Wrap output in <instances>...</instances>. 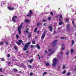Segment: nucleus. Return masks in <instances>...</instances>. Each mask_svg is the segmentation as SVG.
Returning <instances> with one entry per match:
<instances>
[{"label":"nucleus","mask_w":76,"mask_h":76,"mask_svg":"<svg viewBox=\"0 0 76 76\" xmlns=\"http://www.w3.org/2000/svg\"><path fill=\"white\" fill-rule=\"evenodd\" d=\"M31 42H28L27 43H26L25 44L23 48V50L24 51H26L27 50V48H29L30 44H31Z\"/></svg>","instance_id":"1"},{"label":"nucleus","mask_w":76,"mask_h":76,"mask_svg":"<svg viewBox=\"0 0 76 76\" xmlns=\"http://www.w3.org/2000/svg\"><path fill=\"white\" fill-rule=\"evenodd\" d=\"M57 61V60L56 58H54L53 60V64L52 65L53 67H55L56 66Z\"/></svg>","instance_id":"2"},{"label":"nucleus","mask_w":76,"mask_h":76,"mask_svg":"<svg viewBox=\"0 0 76 76\" xmlns=\"http://www.w3.org/2000/svg\"><path fill=\"white\" fill-rule=\"evenodd\" d=\"M23 25V23H21V25L18 27V32H19V34L20 35L21 33V28H22V25Z\"/></svg>","instance_id":"3"},{"label":"nucleus","mask_w":76,"mask_h":76,"mask_svg":"<svg viewBox=\"0 0 76 76\" xmlns=\"http://www.w3.org/2000/svg\"><path fill=\"white\" fill-rule=\"evenodd\" d=\"M47 33V31L46 30H45V31L44 32V33H42V36H41V39H44L45 37V34H46Z\"/></svg>","instance_id":"4"},{"label":"nucleus","mask_w":76,"mask_h":76,"mask_svg":"<svg viewBox=\"0 0 76 76\" xmlns=\"http://www.w3.org/2000/svg\"><path fill=\"white\" fill-rule=\"evenodd\" d=\"M17 18V17L16 16H13L12 17V21L14 23H15V20H16Z\"/></svg>","instance_id":"5"},{"label":"nucleus","mask_w":76,"mask_h":76,"mask_svg":"<svg viewBox=\"0 0 76 76\" xmlns=\"http://www.w3.org/2000/svg\"><path fill=\"white\" fill-rule=\"evenodd\" d=\"M66 27L67 30H68V31H70V30H71V28H70V25L69 24H67Z\"/></svg>","instance_id":"6"},{"label":"nucleus","mask_w":76,"mask_h":76,"mask_svg":"<svg viewBox=\"0 0 76 76\" xmlns=\"http://www.w3.org/2000/svg\"><path fill=\"white\" fill-rule=\"evenodd\" d=\"M29 13H30V14H29V15H27V16L28 17H30L31 16V15L33 14V13L32 12V11H31V10H30V11H29Z\"/></svg>","instance_id":"7"},{"label":"nucleus","mask_w":76,"mask_h":76,"mask_svg":"<svg viewBox=\"0 0 76 76\" xmlns=\"http://www.w3.org/2000/svg\"><path fill=\"white\" fill-rule=\"evenodd\" d=\"M57 41H58V40H54V41H53L52 42V43L53 45V46H55L56 45V43Z\"/></svg>","instance_id":"8"},{"label":"nucleus","mask_w":76,"mask_h":76,"mask_svg":"<svg viewBox=\"0 0 76 76\" xmlns=\"http://www.w3.org/2000/svg\"><path fill=\"white\" fill-rule=\"evenodd\" d=\"M8 9L11 11L13 10H15V8L14 7L12 8L10 7H8Z\"/></svg>","instance_id":"9"},{"label":"nucleus","mask_w":76,"mask_h":76,"mask_svg":"<svg viewBox=\"0 0 76 76\" xmlns=\"http://www.w3.org/2000/svg\"><path fill=\"white\" fill-rule=\"evenodd\" d=\"M48 28L50 30V31L51 32H52V30H53V29L52 27L51 26H49V27H48Z\"/></svg>","instance_id":"10"},{"label":"nucleus","mask_w":76,"mask_h":76,"mask_svg":"<svg viewBox=\"0 0 76 76\" xmlns=\"http://www.w3.org/2000/svg\"><path fill=\"white\" fill-rule=\"evenodd\" d=\"M33 59H31L30 60H28V63H32V62H33Z\"/></svg>","instance_id":"11"},{"label":"nucleus","mask_w":76,"mask_h":76,"mask_svg":"<svg viewBox=\"0 0 76 76\" xmlns=\"http://www.w3.org/2000/svg\"><path fill=\"white\" fill-rule=\"evenodd\" d=\"M36 47L38 49H41V47L38 44H37L36 45Z\"/></svg>","instance_id":"12"},{"label":"nucleus","mask_w":76,"mask_h":76,"mask_svg":"<svg viewBox=\"0 0 76 76\" xmlns=\"http://www.w3.org/2000/svg\"><path fill=\"white\" fill-rule=\"evenodd\" d=\"M59 20L60 21V22H59V25L61 26V25H62V24L63 23V22H62V21H61L60 19H59Z\"/></svg>","instance_id":"13"},{"label":"nucleus","mask_w":76,"mask_h":76,"mask_svg":"<svg viewBox=\"0 0 76 76\" xmlns=\"http://www.w3.org/2000/svg\"><path fill=\"white\" fill-rule=\"evenodd\" d=\"M55 53V50H53L52 51H51L50 52V54H49V55H48V56H50L51 54H53V53Z\"/></svg>","instance_id":"14"},{"label":"nucleus","mask_w":76,"mask_h":76,"mask_svg":"<svg viewBox=\"0 0 76 76\" xmlns=\"http://www.w3.org/2000/svg\"><path fill=\"white\" fill-rule=\"evenodd\" d=\"M61 48L60 49V50L61 51L62 50H64V49H65V47H64V46L62 45L61 46Z\"/></svg>","instance_id":"15"},{"label":"nucleus","mask_w":76,"mask_h":76,"mask_svg":"<svg viewBox=\"0 0 76 76\" xmlns=\"http://www.w3.org/2000/svg\"><path fill=\"white\" fill-rule=\"evenodd\" d=\"M13 70L15 72H18V70L15 68L13 69Z\"/></svg>","instance_id":"16"},{"label":"nucleus","mask_w":76,"mask_h":76,"mask_svg":"<svg viewBox=\"0 0 76 76\" xmlns=\"http://www.w3.org/2000/svg\"><path fill=\"white\" fill-rule=\"evenodd\" d=\"M58 16H59L60 19L62 18V15H61V14H59V15H58Z\"/></svg>","instance_id":"17"},{"label":"nucleus","mask_w":76,"mask_h":76,"mask_svg":"<svg viewBox=\"0 0 76 76\" xmlns=\"http://www.w3.org/2000/svg\"><path fill=\"white\" fill-rule=\"evenodd\" d=\"M25 21L27 23H28L29 22V20L26 19L25 20Z\"/></svg>","instance_id":"18"},{"label":"nucleus","mask_w":76,"mask_h":76,"mask_svg":"<svg viewBox=\"0 0 76 76\" xmlns=\"http://www.w3.org/2000/svg\"><path fill=\"white\" fill-rule=\"evenodd\" d=\"M41 25V23H38L37 24V27H39L40 26V25Z\"/></svg>","instance_id":"19"},{"label":"nucleus","mask_w":76,"mask_h":76,"mask_svg":"<svg viewBox=\"0 0 76 76\" xmlns=\"http://www.w3.org/2000/svg\"><path fill=\"white\" fill-rule=\"evenodd\" d=\"M28 33L29 34V35H28V38H31V33H30L29 32H28Z\"/></svg>","instance_id":"20"},{"label":"nucleus","mask_w":76,"mask_h":76,"mask_svg":"<svg viewBox=\"0 0 76 76\" xmlns=\"http://www.w3.org/2000/svg\"><path fill=\"white\" fill-rule=\"evenodd\" d=\"M65 21L67 23H68L69 21V19L66 18V20H65Z\"/></svg>","instance_id":"21"},{"label":"nucleus","mask_w":76,"mask_h":76,"mask_svg":"<svg viewBox=\"0 0 76 76\" xmlns=\"http://www.w3.org/2000/svg\"><path fill=\"white\" fill-rule=\"evenodd\" d=\"M72 24H73V25L74 26L75 28H76V25L74 24V21H72Z\"/></svg>","instance_id":"22"},{"label":"nucleus","mask_w":76,"mask_h":76,"mask_svg":"<svg viewBox=\"0 0 76 76\" xmlns=\"http://www.w3.org/2000/svg\"><path fill=\"white\" fill-rule=\"evenodd\" d=\"M47 73L46 72H44L43 74H42V76H44L46 75Z\"/></svg>","instance_id":"23"},{"label":"nucleus","mask_w":76,"mask_h":76,"mask_svg":"<svg viewBox=\"0 0 76 76\" xmlns=\"http://www.w3.org/2000/svg\"><path fill=\"white\" fill-rule=\"evenodd\" d=\"M4 44L3 42H0V45H4Z\"/></svg>","instance_id":"24"},{"label":"nucleus","mask_w":76,"mask_h":76,"mask_svg":"<svg viewBox=\"0 0 76 76\" xmlns=\"http://www.w3.org/2000/svg\"><path fill=\"white\" fill-rule=\"evenodd\" d=\"M52 50H53V48H50V49H48V51L49 52H51V51H52Z\"/></svg>","instance_id":"25"},{"label":"nucleus","mask_w":76,"mask_h":76,"mask_svg":"<svg viewBox=\"0 0 76 76\" xmlns=\"http://www.w3.org/2000/svg\"><path fill=\"white\" fill-rule=\"evenodd\" d=\"M29 30V28H27L26 30V33H28V31Z\"/></svg>","instance_id":"26"},{"label":"nucleus","mask_w":76,"mask_h":76,"mask_svg":"<svg viewBox=\"0 0 76 76\" xmlns=\"http://www.w3.org/2000/svg\"><path fill=\"white\" fill-rule=\"evenodd\" d=\"M52 20V18H51V17H49L48 18V20L49 21H50Z\"/></svg>","instance_id":"27"},{"label":"nucleus","mask_w":76,"mask_h":76,"mask_svg":"<svg viewBox=\"0 0 76 76\" xmlns=\"http://www.w3.org/2000/svg\"><path fill=\"white\" fill-rule=\"evenodd\" d=\"M16 44H18V45H21V43L19 42H16Z\"/></svg>","instance_id":"28"},{"label":"nucleus","mask_w":76,"mask_h":76,"mask_svg":"<svg viewBox=\"0 0 76 76\" xmlns=\"http://www.w3.org/2000/svg\"><path fill=\"white\" fill-rule=\"evenodd\" d=\"M14 49H15V50H18V48L16 47V46H14Z\"/></svg>","instance_id":"29"},{"label":"nucleus","mask_w":76,"mask_h":76,"mask_svg":"<svg viewBox=\"0 0 76 76\" xmlns=\"http://www.w3.org/2000/svg\"><path fill=\"white\" fill-rule=\"evenodd\" d=\"M69 50L67 51V52L66 53V54L67 55H68L69 54Z\"/></svg>","instance_id":"30"},{"label":"nucleus","mask_w":76,"mask_h":76,"mask_svg":"<svg viewBox=\"0 0 76 76\" xmlns=\"http://www.w3.org/2000/svg\"><path fill=\"white\" fill-rule=\"evenodd\" d=\"M70 51H71V53L72 54L74 51L73 49H71Z\"/></svg>","instance_id":"31"},{"label":"nucleus","mask_w":76,"mask_h":76,"mask_svg":"<svg viewBox=\"0 0 76 76\" xmlns=\"http://www.w3.org/2000/svg\"><path fill=\"white\" fill-rule=\"evenodd\" d=\"M34 46L33 45H31V46H30V48H34Z\"/></svg>","instance_id":"32"},{"label":"nucleus","mask_w":76,"mask_h":76,"mask_svg":"<svg viewBox=\"0 0 76 76\" xmlns=\"http://www.w3.org/2000/svg\"><path fill=\"white\" fill-rule=\"evenodd\" d=\"M72 45H74V44L75 43V42H74V40H72Z\"/></svg>","instance_id":"33"},{"label":"nucleus","mask_w":76,"mask_h":76,"mask_svg":"<svg viewBox=\"0 0 76 76\" xmlns=\"http://www.w3.org/2000/svg\"><path fill=\"white\" fill-rule=\"evenodd\" d=\"M3 72V69L1 68H0V72Z\"/></svg>","instance_id":"34"},{"label":"nucleus","mask_w":76,"mask_h":76,"mask_svg":"<svg viewBox=\"0 0 76 76\" xmlns=\"http://www.w3.org/2000/svg\"><path fill=\"white\" fill-rule=\"evenodd\" d=\"M28 67L29 68H32V67H31V66L30 65V64L28 65Z\"/></svg>","instance_id":"35"},{"label":"nucleus","mask_w":76,"mask_h":76,"mask_svg":"<svg viewBox=\"0 0 76 76\" xmlns=\"http://www.w3.org/2000/svg\"><path fill=\"white\" fill-rule=\"evenodd\" d=\"M37 28H35L34 30V32H36L37 31Z\"/></svg>","instance_id":"36"},{"label":"nucleus","mask_w":76,"mask_h":76,"mask_svg":"<svg viewBox=\"0 0 76 76\" xmlns=\"http://www.w3.org/2000/svg\"><path fill=\"white\" fill-rule=\"evenodd\" d=\"M18 41L20 43H22L23 42V41L21 40H19Z\"/></svg>","instance_id":"37"},{"label":"nucleus","mask_w":76,"mask_h":76,"mask_svg":"<svg viewBox=\"0 0 76 76\" xmlns=\"http://www.w3.org/2000/svg\"><path fill=\"white\" fill-rule=\"evenodd\" d=\"M1 61H4V58H2L1 59Z\"/></svg>","instance_id":"38"},{"label":"nucleus","mask_w":76,"mask_h":76,"mask_svg":"<svg viewBox=\"0 0 76 76\" xmlns=\"http://www.w3.org/2000/svg\"><path fill=\"white\" fill-rule=\"evenodd\" d=\"M60 39H66V37H60Z\"/></svg>","instance_id":"39"},{"label":"nucleus","mask_w":76,"mask_h":76,"mask_svg":"<svg viewBox=\"0 0 76 76\" xmlns=\"http://www.w3.org/2000/svg\"><path fill=\"white\" fill-rule=\"evenodd\" d=\"M71 75V73L69 72H68V73H67V76H69Z\"/></svg>","instance_id":"40"},{"label":"nucleus","mask_w":76,"mask_h":76,"mask_svg":"<svg viewBox=\"0 0 76 76\" xmlns=\"http://www.w3.org/2000/svg\"><path fill=\"white\" fill-rule=\"evenodd\" d=\"M42 22H45L47 21L45 20H42Z\"/></svg>","instance_id":"41"},{"label":"nucleus","mask_w":76,"mask_h":76,"mask_svg":"<svg viewBox=\"0 0 76 76\" xmlns=\"http://www.w3.org/2000/svg\"><path fill=\"white\" fill-rule=\"evenodd\" d=\"M66 72V71L65 70L63 72V74H65Z\"/></svg>","instance_id":"42"},{"label":"nucleus","mask_w":76,"mask_h":76,"mask_svg":"<svg viewBox=\"0 0 76 76\" xmlns=\"http://www.w3.org/2000/svg\"><path fill=\"white\" fill-rule=\"evenodd\" d=\"M35 42H36L35 41H33L32 42V43L33 44H35Z\"/></svg>","instance_id":"43"},{"label":"nucleus","mask_w":76,"mask_h":76,"mask_svg":"<svg viewBox=\"0 0 76 76\" xmlns=\"http://www.w3.org/2000/svg\"><path fill=\"white\" fill-rule=\"evenodd\" d=\"M33 75V73L32 72H30V76H31L32 75Z\"/></svg>","instance_id":"44"},{"label":"nucleus","mask_w":76,"mask_h":76,"mask_svg":"<svg viewBox=\"0 0 76 76\" xmlns=\"http://www.w3.org/2000/svg\"><path fill=\"white\" fill-rule=\"evenodd\" d=\"M16 36V38L17 39H18V38H19V36L18 35H17Z\"/></svg>","instance_id":"45"},{"label":"nucleus","mask_w":76,"mask_h":76,"mask_svg":"<svg viewBox=\"0 0 76 76\" xmlns=\"http://www.w3.org/2000/svg\"><path fill=\"white\" fill-rule=\"evenodd\" d=\"M46 25H47L46 23H45L44 24L43 26H46Z\"/></svg>","instance_id":"46"},{"label":"nucleus","mask_w":76,"mask_h":76,"mask_svg":"<svg viewBox=\"0 0 76 76\" xmlns=\"http://www.w3.org/2000/svg\"><path fill=\"white\" fill-rule=\"evenodd\" d=\"M39 31H37V34H39Z\"/></svg>","instance_id":"47"},{"label":"nucleus","mask_w":76,"mask_h":76,"mask_svg":"<svg viewBox=\"0 0 76 76\" xmlns=\"http://www.w3.org/2000/svg\"><path fill=\"white\" fill-rule=\"evenodd\" d=\"M50 15H53V12H51L50 13Z\"/></svg>","instance_id":"48"},{"label":"nucleus","mask_w":76,"mask_h":76,"mask_svg":"<svg viewBox=\"0 0 76 76\" xmlns=\"http://www.w3.org/2000/svg\"><path fill=\"white\" fill-rule=\"evenodd\" d=\"M56 33V31H54V32L53 33V35H55Z\"/></svg>","instance_id":"49"},{"label":"nucleus","mask_w":76,"mask_h":76,"mask_svg":"<svg viewBox=\"0 0 76 76\" xmlns=\"http://www.w3.org/2000/svg\"><path fill=\"white\" fill-rule=\"evenodd\" d=\"M37 36H36L35 37V39H37Z\"/></svg>","instance_id":"50"},{"label":"nucleus","mask_w":76,"mask_h":76,"mask_svg":"<svg viewBox=\"0 0 76 76\" xmlns=\"http://www.w3.org/2000/svg\"><path fill=\"white\" fill-rule=\"evenodd\" d=\"M7 64H10L11 63H10V62L9 61L8 62Z\"/></svg>","instance_id":"51"},{"label":"nucleus","mask_w":76,"mask_h":76,"mask_svg":"<svg viewBox=\"0 0 76 76\" xmlns=\"http://www.w3.org/2000/svg\"><path fill=\"white\" fill-rule=\"evenodd\" d=\"M5 44H6V45H7L8 44V42H6Z\"/></svg>","instance_id":"52"},{"label":"nucleus","mask_w":76,"mask_h":76,"mask_svg":"<svg viewBox=\"0 0 76 76\" xmlns=\"http://www.w3.org/2000/svg\"><path fill=\"white\" fill-rule=\"evenodd\" d=\"M7 56H8V58H10V55H9V54H8L7 55Z\"/></svg>","instance_id":"53"},{"label":"nucleus","mask_w":76,"mask_h":76,"mask_svg":"<svg viewBox=\"0 0 76 76\" xmlns=\"http://www.w3.org/2000/svg\"><path fill=\"white\" fill-rule=\"evenodd\" d=\"M65 65H64L63 66V69H64V68H65Z\"/></svg>","instance_id":"54"},{"label":"nucleus","mask_w":76,"mask_h":76,"mask_svg":"<svg viewBox=\"0 0 76 76\" xmlns=\"http://www.w3.org/2000/svg\"><path fill=\"white\" fill-rule=\"evenodd\" d=\"M58 69H61V67H60V66H58Z\"/></svg>","instance_id":"55"},{"label":"nucleus","mask_w":76,"mask_h":76,"mask_svg":"<svg viewBox=\"0 0 76 76\" xmlns=\"http://www.w3.org/2000/svg\"><path fill=\"white\" fill-rule=\"evenodd\" d=\"M47 51L46 50H45V53H47Z\"/></svg>","instance_id":"56"},{"label":"nucleus","mask_w":76,"mask_h":76,"mask_svg":"<svg viewBox=\"0 0 76 76\" xmlns=\"http://www.w3.org/2000/svg\"><path fill=\"white\" fill-rule=\"evenodd\" d=\"M46 65L47 66H48V63H46Z\"/></svg>","instance_id":"57"},{"label":"nucleus","mask_w":76,"mask_h":76,"mask_svg":"<svg viewBox=\"0 0 76 76\" xmlns=\"http://www.w3.org/2000/svg\"><path fill=\"white\" fill-rule=\"evenodd\" d=\"M12 61H15L14 59H12Z\"/></svg>","instance_id":"58"},{"label":"nucleus","mask_w":76,"mask_h":76,"mask_svg":"<svg viewBox=\"0 0 76 76\" xmlns=\"http://www.w3.org/2000/svg\"><path fill=\"white\" fill-rule=\"evenodd\" d=\"M60 53H61V54H62L63 53H62V52H60Z\"/></svg>","instance_id":"59"},{"label":"nucleus","mask_w":76,"mask_h":76,"mask_svg":"<svg viewBox=\"0 0 76 76\" xmlns=\"http://www.w3.org/2000/svg\"><path fill=\"white\" fill-rule=\"evenodd\" d=\"M75 71H76V67L75 68Z\"/></svg>","instance_id":"60"},{"label":"nucleus","mask_w":76,"mask_h":76,"mask_svg":"<svg viewBox=\"0 0 76 76\" xmlns=\"http://www.w3.org/2000/svg\"><path fill=\"white\" fill-rule=\"evenodd\" d=\"M50 66V64H49L48 63V66Z\"/></svg>","instance_id":"61"},{"label":"nucleus","mask_w":76,"mask_h":76,"mask_svg":"<svg viewBox=\"0 0 76 76\" xmlns=\"http://www.w3.org/2000/svg\"><path fill=\"white\" fill-rule=\"evenodd\" d=\"M20 72V73H22V72L21 71H20V72Z\"/></svg>","instance_id":"62"},{"label":"nucleus","mask_w":76,"mask_h":76,"mask_svg":"<svg viewBox=\"0 0 76 76\" xmlns=\"http://www.w3.org/2000/svg\"><path fill=\"white\" fill-rule=\"evenodd\" d=\"M39 60L41 59V58H40V57H39Z\"/></svg>","instance_id":"63"},{"label":"nucleus","mask_w":76,"mask_h":76,"mask_svg":"<svg viewBox=\"0 0 76 76\" xmlns=\"http://www.w3.org/2000/svg\"><path fill=\"white\" fill-rule=\"evenodd\" d=\"M37 56H39V57H40V56H39V55H37Z\"/></svg>","instance_id":"64"}]
</instances>
